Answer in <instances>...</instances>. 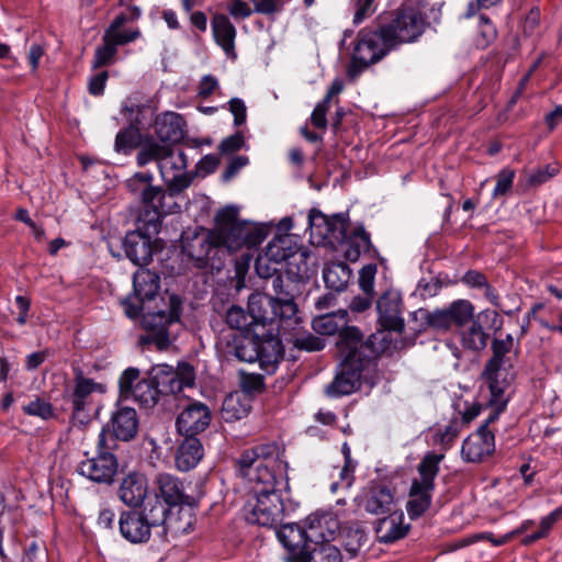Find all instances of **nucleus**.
<instances>
[{
	"instance_id": "nucleus-52",
	"label": "nucleus",
	"mask_w": 562,
	"mask_h": 562,
	"mask_svg": "<svg viewBox=\"0 0 562 562\" xmlns=\"http://www.w3.org/2000/svg\"><path fill=\"white\" fill-rule=\"evenodd\" d=\"M139 143V132L137 128L130 126L120 131L115 137V149L117 151L128 153Z\"/></svg>"
},
{
	"instance_id": "nucleus-33",
	"label": "nucleus",
	"mask_w": 562,
	"mask_h": 562,
	"mask_svg": "<svg viewBox=\"0 0 562 562\" xmlns=\"http://www.w3.org/2000/svg\"><path fill=\"white\" fill-rule=\"evenodd\" d=\"M268 258L272 259L273 262L281 263L282 261L293 260L296 261L299 258L303 260L306 257L305 251H297L295 245H293L292 238L289 235H280L272 238L265 250Z\"/></svg>"
},
{
	"instance_id": "nucleus-57",
	"label": "nucleus",
	"mask_w": 562,
	"mask_h": 562,
	"mask_svg": "<svg viewBox=\"0 0 562 562\" xmlns=\"http://www.w3.org/2000/svg\"><path fill=\"white\" fill-rule=\"evenodd\" d=\"M441 289V282L438 278H422L415 290V294L423 300L434 297L438 294Z\"/></svg>"
},
{
	"instance_id": "nucleus-54",
	"label": "nucleus",
	"mask_w": 562,
	"mask_h": 562,
	"mask_svg": "<svg viewBox=\"0 0 562 562\" xmlns=\"http://www.w3.org/2000/svg\"><path fill=\"white\" fill-rule=\"evenodd\" d=\"M153 178L150 172H137L126 181V187L142 200L147 189L151 187Z\"/></svg>"
},
{
	"instance_id": "nucleus-30",
	"label": "nucleus",
	"mask_w": 562,
	"mask_h": 562,
	"mask_svg": "<svg viewBox=\"0 0 562 562\" xmlns=\"http://www.w3.org/2000/svg\"><path fill=\"white\" fill-rule=\"evenodd\" d=\"M348 312L346 310H338L337 312L326 313L318 315L312 322L313 329L319 335H335L339 334L337 342L341 338V333L348 328H356L348 326Z\"/></svg>"
},
{
	"instance_id": "nucleus-51",
	"label": "nucleus",
	"mask_w": 562,
	"mask_h": 562,
	"mask_svg": "<svg viewBox=\"0 0 562 562\" xmlns=\"http://www.w3.org/2000/svg\"><path fill=\"white\" fill-rule=\"evenodd\" d=\"M22 411L29 416H36L44 420L55 416L53 405L41 397H35L27 404L23 405Z\"/></svg>"
},
{
	"instance_id": "nucleus-62",
	"label": "nucleus",
	"mask_w": 562,
	"mask_h": 562,
	"mask_svg": "<svg viewBox=\"0 0 562 562\" xmlns=\"http://www.w3.org/2000/svg\"><path fill=\"white\" fill-rule=\"evenodd\" d=\"M375 273L376 267L373 265L364 266L359 272V285L367 294L373 291Z\"/></svg>"
},
{
	"instance_id": "nucleus-39",
	"label": "nucleus",
	"mask_w": 562,
	"mask_h": 562,
	"mask_svg": "<svg viewBox=\"0 0 562 562\" xmlns=\"http://www.w3.org/2000/svg\"><path fill=\"white\" fill-rule=\"evenodd\" d=\"M413 317L419 322L420 331L430 329L437 333H447L450 330L443 308H418L413 313Z\"/></svg>"
},
{
	"instance_id": "nucleus-60",
	"label": "nucleus",
	"mask_w": 562,
	"mask_h": 562,
	"mask_svg": "<svg viewBox=\"0 0 562 562\" xmlns=\"http://www.w3.org/2000/svg\"><path fill=\"white\" fill-rule=\"evenodd\" d=\"M245 146V138L241 132H237L224 138L218 145V151L222 155H232Z\"/></svg>"
},
{
	"instance_id": "nucleus-15",
	"label": "nucleus",
	"mask_w": 562,
	"mask_h": 562,
	"mask_svg": "<svg viewBox=\"0 0 562 562\" xmlns=\"http://www.w3.org/2000/svg\"><path fill=\"white\" fill-rule=\"evenodd\" d=\"M161 394H178L186 387H192L195 382V371L188 362H179L176 370L167 364L159 366L156 371Z\"/></svg>"
},
{
	"instance_id": "nucleus-25",
	"label": "nucleus",
	"mask_w": 562,
	"mask_h": 562,
	"mask_svg": "<svg viewBox=\"0 0 562 562\" xmlns=\"http://www.w3.org/2000/svg\"><path fill=\"white\" fill-rule=\"evenodd\" d=\"M484 375L491 393L490 403H499L501 408L507 405L506 391L512 384L513 375L506 367H485Z\"/></svg>"
},
{
	"instance_id": "nucleus-36",
	"label": "nucleus",
	"mask_w": 562,
	"mask_h": 562,
	"mask_svg": "<svg viewBox=\"0 0 562 562\" xmlns=\"http://www.w3.org/2000/svg\"><path fill=\"white\" fill-rule=\"evenodd\" d=\"M273 296L256 293L248 299V315L252 325L272 322Z\"/></svg>"
},
{
	"instance_id": "nucleus-35",
	"label": "nucleus",
	"mask_w": 562,
	"mask_h": 562,
	"mask_svg": "<svg viewBox=\"0 0 562 562\" xmlns=\"http://www.w3.org/2000/svg\"><path fill=\"white\" fill-rule=\"evenodd\" d=\"M432 491L434 488H428L425 484L416 481L412 482L409 501L406 507L412 519L420 517L430 507Z\"/></svg>"
},
{
	"instance_id": "nucleus-44",
	"label": "nucleus",
	"mask_w": 562,
	"mask_h": 562,
	"mask_svg": "<svg viewBox=\"0 0 562 562\" xmlns=\"http://www.w3.org/2000/svg\"><path fill=\"white\" fill-rule=\"evenodd\" d=\"M167 214L168 213L143 206L137 218L135 231L156 236L160 229L161 218Z\"/></svg>"
},
{
	"instance_id": "nucleus-50",
	"label": "nucleus",
	"mask_w": 562,
	"mask_h": 562,
	"mask_svg": "<svg viewBox=\"0 0 562 562\" xmlns=\"http://www.w3.org/2000/svg\"><path fill=\"white\" fill-rule=\"evenodd\" d=\"M296 312V304L290 294H285L284 297H273L272 322L277 318L290 319Z\"/></svg>"
},
{
	"instance_id": "nucleus-63",
	"label": "nucleus",
	"mask_w": 562,
	"mask_h": 562,
	"mask_svg": "<svg viewBox=\"0 0 562 562\" xmlns=\"http://www.w3.org/2000/svg\"><path fill=\"white\" fill-rule=\"evenodd\" d=\"M375 0H359L353 15V24L359 25L375 12Z\"/></svg>"
},
{
	"instance_id": "nucleus-18",
	"label": "nucleus",
	"mask_w": 562,
	"mask_h": 562,
	"mask_svg": "<svg viewBox=\"0 0 562 562\" xmlns=\"http://www.w3.org/2000/svg\"><path fill=\"white\" fill-rule=\"evenodd\" d=\"M495 450L494 434L482 425L475 432L464 439L461 456L467 462H481Z\"/></svg>"
},
{
	"instance_id": "nucleus-38",
	"label": "nucleus",
	"mask_w": 562,
	"mask_h": 562,
	"mask_svg": "<svg viewBox=\"0 0 562 562\" xmlns=\"http://www.w3.org/2000/svg\"><path fill=\"white\" fill-rule=\"evenodd\" d=\"M227 353L233 355L239 361L255 362L258 358V337L249 338L240 334H233L232 345H227Z\"/></svg>"
},
{
	"instance_id": "nucleus-23",
	"label": "nucleus",
	"mask_w": 562,
	"mask_h": 562,
	"mask_svg": "<svg viewBox=\"0 0 562 562\" xmlns=\"http://www.w3.org/2000/svg\"><path fill=\"white\" fill-rule=\"evenodd\" d=\"M111 428V434L106 431L108 439L113 438L115 443L117 439L123 441L133 439L138 430V416L136 411L132 407L117 408L112 414Z\"/></svg>"
},
{
	"instance_id": "nucleus-42",
	"label": "nucleus",
	"mask_w": 562,
	"mask_h": 562,
	"mask_svg": "<svg viewBox=\"0 0 562 562\" xmlns=\"http://www.w3.org/2000/svg\"><path fill=\"white\" fill-rule=\"evenodd\" d=\"M443 459L442 453H427L418 464L419 479L414 481L425 484L428 488H435V479L439 472V464Z\"/></svg>"
},
{
	"instance_id": "nucleus-13",
	"label": "nucleus",
	"mask_w": 562,
	"mask_h": 562,
	"mask_svg": "<svg viewBox=\"0 0 562 562\" xmlns=\"http://www.w3.org/2000/svg\"><path fill=\"white\" fill-rule=\"evenodd\" d=\"M181 248L182 252L194 260L198 267H204L210 254L218 248L214 229L188 228L181 235Z\"/></svg>"
},
{
	"instance_id": "nucleus-17",
	"label": "nucleus",
	"mask_w": 562,
	"mask_h": 562,
	"mask_svg": "<svg viewBox=\"0 0 562 562\" xmlns=\"http://www.w3.org/2000/svg\"><path fill=\"white\" fill-rule=\"evenodd\" d=\"M379 323L390 331L402 333L405 327L402 316V295L395 290L384 292L378 300Z\"/></svg>"
},
{
	"instance_id": "nucleus-7",
	"label": "nucleus",
	"mask_w": 562,
	"mask_h": 562,
	"mask_svg": "<svg viewBox=\"0 0 562 562\" xmlns=\"http://www.w3.org/2000/svg\"><path fill=\"white\" fill-rule=\"evenodd\" d=\"M97 448L98 454L80 461L77 472L92 482L111 484L117 473L119 463L116 457L111 452L116 448V443L113 438L108 439L105 428L99 434Z\"/></svg>"
},
{
	"instance_id": "nucleus-56",
	"label": "nucleus",
	"mask_w": 562,
	"mask_h": 562,
	"mask_svg": "<svg viewBox=\"0 0 562 562\" xmlns=\"http://www.w3.org/2000/svg\"><path fill=\"white\" fill-rule=\"evenodd\" d=\"M247 413L245 406L239 403L237 396L229 395L225 397L222 404L223 418L227 422L243 418Z\"/></svg>"
},
{
	"instance_id": "nucleus-46",
	"label": "nucleus",
	"mask_w": 562,
	"mask_h": 562,
	"mask_svg": "<svg viewBox=\"0 0 562 562\" xmlns=\"http://www.w3.org/2000/svg\"><path fill=\"white\" fill-rule=\"evenodd\" d=\"M109 36L103 35L102 44L95 48L91 63L92 69H98L112 65L115 61L117 48L108 40Z\"/></svg>"
},
{
	"instance_id": "nucleus-47",
	"label": "nucleus",
	"mask_w": 562,
	"mask_h": 562,
	"mask_svg": "<svg viewBox=\"0 0 562 562\" xmlns=\"http://www.w3.org/2000/svg\"><path fill=\"white\" fill-rule=\"evenodd\" d=\"M167 145L159 144L156 140H147L140 145L136 160L137 165L143 167L150 161L160 164V157H162Z\"/></svg>"
},
{
	"instance_id": "nucleus-2",
	"label": "nucleus",
	"mask_w": 562,
	"mask_h": 562,
	"mask_svg": "<svg viewBox=\"0 0 562 562\" xmlns=\"http://www.w3.org/2000/svg\"><path fill=\"white\" fill-rule=\"evenodd\" d=\"M386 340L376 334L362 340V334L358 328H348L341 333V338L336 342L341 363L334 380L326 386L329 397H341L353 393L363 380L372 381L376 368V359L385 349Z\"/></svg>"
},
{
	"instance_id": "nucleus-29",
	"label": "nucleus",
	"mask_w": 562,
	"mask_h": 562,
	"mask_svg": "<svg viewBox=\"0 0 562 562\" xmlns=\"http://www.w3.org/2000/svg\"><path fill=\"white\" fill-rule=\"evenodd\" d=\"M147 495V480L138 473L127 474L120 484V499L127 506H138Z\"/></svg>"
},
{
	"instance_id": "nucleus-40",
	"label": "nucleus",
	"mask_w": 562,
	"mask_h": 562,
	"mask_svg": "<svg viewBox=\"0 0 562 562\" xmlns=\"http://www.w3.org/2000/svg\"><path fill=\"white\" fill-rule=\"evenodd\" d=\"M326 286L336 292L344 291L351 278V270L344 262L328 265L323 271Z\"/></svg>"
},
{
	"instance_id": "nucleus-37",
	"label": "nucleus",
	"mask_w": 562,
	"mask_h": 562,
	"mask_svg": "<svg viewBox=\"0 0 562 562\" xmlns=\"http://www.w3.org/2000/svg\"><path fill=\"white\" fill-rule=\"evenodd\" d=\"M447 323L452 328H463L474 317V306L468 300H456L447 307H443Z\"/></svg>"
},
{
	"instance_id": "nucleus-41",
	"label": "nucleus",
	"mask_w": 562,
	"mask_h": 562,
	"mask_svg": "<svg viewBox=\"0 0 562 562\" xmlns=\"http://www.w3.org/2000/svg\"><path fill=\"white\" fill-rule=\"evenodd\" d=\"M468 327H463L460 331L462 346L471 351H480L487 345L488 334L485 333L482 325L472 318Z\"/></svg>"
},
{
	"instance_id": "nucleus-8",
	"label": "nucleus",
	"mask_w": 562,
	"mask_h": 562,
	"mask_svg": "<svg viewBox=\"0 0 562 562\" xmlns=\"http://www.w3.org/2000/svg\"><path fill=\"white\" fill-rule=\"evenodd\" d=\"M139 370L133 367L122 372L119 379L120 396L124 400L134 398L144 407H153L161 395L158 375L139 380Z\"/></svg>"
},
{
	"instance_id": "nucleus-24",
	"label": "nucleus",
	"mask_w": 562,
	"mask_h": 562,
	"mask_svg": "<svg viewBox=\"0 0 562 562\" xmlns=\"http://www.w3.org/2000/svg\"><path fill=\"white\" fill-rule=\"evenodd\" d=\"M119 528L122 537L131 543H144L150 539L151 530L137 510H125L120 515Z\"/></svg>"
},
{
	"instance_id": "nucleus-21",
	"label": "nucleus",
	"mask_w": 562,
	"mask_h": 562,
	"mask_svg": "<svg viewBox=\"0 0 562 562\" xmlns=\"http://www.w3.org/2000/svg\"><path fill=\"white\" fill-rule=\"evenodd\" d=\"M155 482L159 496L167 506L188 505L193 507L196 505V499L186 493L182 481L177 476L169 473H159Z\"/></svg>"
},
{
	"instance_id": "nucleus-6",
	"label": "nucleus",
	"mask_w": 562,
	"mask_h": 562,
	"mask_svg": "<svg viewBox=\"0 0 562 562\" xmlns=\"http://www.w3.org/2000/svg\"><path fill=\"white\" fill-rule=\"evenodd\" d=\"M392 50L394 47L379 22L375 27L362 29L357 35L349 74L357 76L370 65L383 59Z\"/></svg>"
},
{
	"instance_id": "nucleus-28",
	"label": "nucleus",
	"mask_w": 562,
	"mask_h": 562,
	"mask_svg": "<svg viewBox=\"0 0 562 562\" xmlns=\"http://www.w3.org/2000/svg\"><path fill=\"white\" fill-rule=\"evenodd\" d=\"M203 457V447L199 438L184 436L178 446L175 463L178 470L186 472L198 465Z\"/></svg>"
},
{
	"instance_id": "nucleus-34",
	"label": "nucleus",
	"mask_w": 562,
	"mask_h": 562,
	"mask_svg": "<svg viewBox=\"0 0 562 562\" xmlns=\"http://www.w3.org/2000/svg\"><path fill=\"white\" fill-rule=\"evenodd\" d=\"M176 196L169 194L168 188L164 190L161 187L151 186L140 202L144 207L172 214L180 211V205L175 201Z\"/></svg>"
},
{
	"instance_id": "nucleus-48",
	"label": "nucleus",
	"mask_w": 562,
	"mask_h": 562,
	"mask_svg": "<svg viewBox=\"0 0 562 562\" xmlns=\"http://www.w3.org/2000/svg\"><path fill=\"white\" fill-rule=\"evenodd\" d=\"M514 347V338L510 334L504 339H494L492 342L493 357L485 367H505V358Z\"/></svg>"
},
{
	"instance_id": "nucleus-61",
	"label": "nucleus",
	"mask_w": 562,
	"mask_h": 562,
	"mask_svg": "<svg viewBox=\"0 0 562 562\" xmlns=\"http://www.w3.org/2000/svg\"><path fill=\"white\" fill-rule=\"evenodd\" d=\"M557 173H558V168L555 166L547 165V166L533 171L528 178V183L533 187L540 186V184L547 182L548 180H550Z\"/></svg>"
},
{
	"instance_id": "nucleus-3",
	"label": "nucleus",
	"mask_w": 562,
	"mask_h": 562,
	"mask_svg": "<svg viewBox=\"0 0 562 562\" xmlns=\"http://www.w3.org/2000/svg\"><path fill=\"white\" fill-rule=\"evenodd\" d=\"M240 474L252 492L278 491L288 486V463L280 458L276 443L257 446L243 452L238 459Z\"/></svg>"
},
{
	"instance_id": "nucleus-43",
	"label": "nucleus",
	"mask_w": 562,
	"mask_h": 562,
	"mask_svg": "<svg viewBox=\"0 0 562 562\" xmlns=\"http://www.w3.org/2000/svg\"><path fill=\"white\" fill-rule=\"evenodd\" d=\"M370 246V235L362 226L358 227L346 241L345 256L350 261H357L362 252L369 250Z\"/></svg>"
},
{
	"instance_id": "nucleus-5",
	"label": "nucleus",
	"mask_w": 562,
	"mask_h": 562,
	"mask_svg": "<svg viewBox=\"0 0 562 562\" xmlns=\"http://www.w3.org/2000/svg\"><path fill=\"white\" fill-rule=\"evenodd\" d=\"M378 22L394 49L403 44L416 42L426 29L423 14L414 8H400L379 16Z\"/></svg>"
},
{
	"instance_id": "nucleus-53",
	"label": "nucleus",
	"mask_w": 562,
	"mask_h": 562,
	"mask_svg": "<svg viewBox=\"0 0 562 562\" xmlns=\"http://www.w3.org/2000/svg\"><path fill=\"white\" fill-rule=\"evenodd\" d=\"M225 319L231 328L237 330H248L252 326L248 312L236 305L227 310Z\"/></svg>"
},
{
	"instance_id": "nucleus-1",
	"label": "nucleus",
	"mask_w": 562,
	"mask_h": 562,
	"mask_svg": "<svg viewBox=\"0 0 562 562\" xmlns=\"http://www.w3.org/2000/svg\"><path fill=\"white\" fill-rule=\"evenodd\" d=\"M133 288L138 303L124 302L125 314L135 318L143 312L142 327L146 334L138 337V345H155L158 350L167 349L170 344L169 328L180 322V301L171 295L167 310H151L146 303L156 300L160 289V277L156 272L139 268L133 276Z\"/></svg>"
},
{
	"instance_id": "nucleus-32",
	"label": "nucleus",
	"mask_w": 562,
	"mask_h": 562,
	"mask_svg": "<svg viewBox=\"0 0 562 562\" xmlns=\"http://www.w3.org/2000/svg\"><path fill=\"white\" fill-rule=\"evenodd\" d=\"M258 358L256 361L262 371L268 374L277 370L278 363L283 358V348L281 340L278 337H270L268 339L258 338Z\"/></svg>"
},
{
	"instance_id": "nucleus-9",
	"label": "nucleus",
	"mask_w": 562,
	"mask_h": 562,
	"mask_svg": "<svg viewBox=\"0 0 562 562\" xmlns=\"http://www.w3.org/2000/svg\"><path fill=\"white\" fill-rule=\"evenodd\" d=\"M360 510L373 516H384L397 509L396 491L391 484L372 480L355 497Z\"/></svg>"
},
{
	"instance_id": "nucleus-55",
	"label": "nucleus",
	"mask_w": 562,
	"mask_h": 562,
	"mask_svg": "<svg viewBox=\"0 0 562 562\" xmlns=\"http://www.w3.org/2000/svg\"><path fill=\"white\" fill-rule=\"evenodd\" d=\"M495 179L496 184L492 196L493 199H498L510 191L515 179V171L509 168H504L496 175Z\"/></svg>"
},
{
	"instance_id": "nucleus-26",
	"label": "nucleus",
	"mask_w": 562,
	"mask_h": 562,
	"mask_svg": "<svg viewBox=\"0 0 562 562\" xmlns=\"http://www.w3.org/2000/svg\"><path fill=\"white\" fill-rule=\"evenodd\" d=\"M214 40L222 47L228 58H236L235 38L236 27L229 19L222 13H215L211 21Z\"/></svg>"
},
{
	"instance_id": "nucleus-19",
	"label": "nucleus",
	"mask_w": 562,
	"mask_h": 562,
	"mask_svg": "<svg viewBox=\"0 0 562 562\" xmlns=\"http://www.w3.org/2000/svg\"><path fill=\"white\" fill-rule=\"evenodd\" d=\"M308 226L324 239H346L348 223L344 214H335L330 217L321 211L311 210L308 214Z\"/></svg>"
},
{
	"instance_id": "nucleus-22",
	"label": "nucleus",
	"mask_w": 562,
	"mask_h": 562,
	"mask_svg": "<svg viewBox=\"0 0 562 562\" xmlns=\"http://www.w3.org/2000/svg\"><path fill=\"white\" fill-rule=\"evenodd\" d=\"M153 237L138 231L126 234L123 246L126 257L139 268L146 267L153 259Z\"/></svg>"
},
{
	"instance_id": "nucleus-64",
	"label": "nucleus",
	"mask_w": 562,
	"mask_h": 562,
	"mask_svg": "<svg viewBox=\"0 0 562 562\" xmlns=\"http://www.w3.org/2000/svg\"><path fill=\"white\" fill-rule=\"evenodd\" d=\"M227 11L235 20H239L249 18L252 12H255V8L252 9L247 2L243 0H233L227 5Z\"/></svg>"
},
{
	"instance_id": "nucleus-45",
	"label": "nucleus",
	"mask_w": 562,
	"mask_h": 562,
	"mask_svg": "<svg viewBox=\"0 0 562 562\" xmlns=\"http://www.w3.org/2000/svg\"><path fill=\"white\" fill-rule=\"evenodd\" d=\"M139 513L151 530L153 528L161 527L166 522L169 508L166 504L156 498L153 502H148L143 512Z\"/></svg>"
},
{
	"instance_id": "nucleus-12",
	"label": "nucleus",
	"mask_w": 562,
	"mask_h": 562,
	"mask_svg": "<svg viewBox=\"0 0 562 562\" xmlns=\"http://www.w3.org/2000/svg\"><path fill=\"white\" fill-rule=\"evenodd\" d=\"M170 195H178L192 183L193 177L187 172L188 158L184 151L167 145L158 166Z\"/></svg>"
},
{
	"instance_id": "nucleus-49",
	"label": "nucleus",
	"mask_w": 562,
	"mask_h": 562,
	"mask_svg": "<svg viewBox=\"0 0 562 562\" xmlns=\"http://www.w3.org/2000/svg\"><path fill=\"white\" fill-rule=\"evenodd\" d=\"M305 562H342V555L336 546L325 543L319 547H313Z\"/></svg>"
},
{
	"instance_id": "nucleus-4",
	"label": "nucleus",
	"mask_w": 562,
	"mask_h": 562,
	"mask_svg": "<svg viewBox=\"0 0 562 562\" xmlns=\"http://www.w3.org/2000/svg\"><path fill=\"white\" fill-rule=\"evenodd\" d=\"M215 221L214 237L217 246L229 252L256 248L270 231L266 225L239 220L238 210L233 206L222 209Z\"/></svg>"
},
{
	"instance_id": "nucleus-58",
	"label": "nucleus",
	"mask_w": 562,
	"mask_h": 562,
	"mask_svg": "<svg viewBox=\"0 0 562 562\" xmlns=\"http://www.w3.org/2000/svg\"><path fill=\"white\" fill-rule=\"evenodd\" d=\"M279 262H273L272 259L268 258V256L263 252L260 254L255 263V268L257 271V274L262 279H271L276 274H278V266Z\"/></svg>"
},
{
	"instance_id": "nucleus-31",
	"label": "nucleus",
	"mask_w": 562,
	"mask_h": 562,
	"mask_svg": "<svg viewBox=\"0 0 562 562\" xmlns=\"http://www.w3.org/2000/svg\"><path fill=\"white\" fill-rule=\"evenodd\" d=\"M155 132L162 142H179L184 136V121L178 113H164L155 121Z\"/></svg>"
},
{
	"instance_id": "nucleus-11",
	"label": "nucleus",
	"mask_w": 562,
	"mask_h": 562,
	"mask_svg": "<svg viewBox=\"0 0 562 562\" xmlns=\"http://www.w3.org/2000/svg\"><path fill=\"white\" fill-rule=\"evenodd\" d=\"M245 505L246 519L262 527H276L283 517V503L278 491L252 492Z\"/></svg>"
},
{
	"instance_id": "nucleus-16",
	"label": "nucleus",
	"mask_w": 562,
	"mask_h": 562,
	"mask_svg": "<svg viewBox=\"0 0 562 562\" xmlns=\"http://www.w3.org/2000/svg\"><path fill=\"white\" fill-rule=\"evenodd\" d=\"M277 535L279 541L288 550L290 561L305 562L313 547L308 541L303 524L282 525Z\"/></svg>"
},
{
	"instance_id": "nucleus-59",
	"label": "nucleus",
	"mask_w": 562,
	"mask_h": 562,
	"mask_svg": "<svg viewBox=\"0 0 562 562\" xmlns=\"http://www.w3.org/2000/svg\"><path fill=\"white\" fill-rule=\"evenodd\" d=\"M458 434V425L456 423H450L446 425L442 429L438 428L436 430L434 436L435 443H438L442 446L445 449H447L457 438Z\"/></svg>"
},
{
	"instance_id": "nucleus-27",
	"label": "nucleus",
	"mask_w": 562,
	"mask_h": 562,
	"mask_svg": "<svg viewBox=\"0 0 562 562\" xmlns=\"http://www.w3.org/2000/svg\"><path fill=\"white\" fill-rule=\"evenodd\" d=\"M404 514L395 509L391 514H385L379 520L375 531L378 538L383 543H392L404 538L408 531V526L404 525Z\"/></svg>"
},
{
	"instance_id": "nucleus-10",
	"label": "nucleus",
	"mask_w": 562,
	"mask_h": 562,
	"mask_svg": "<svg viewBox=\"0 0 562 562\" xmlns=\"http://www.w3.org/2000/svg\"><path fill=\"white\" fill-rule=\"evenodd\" d=\"M105 392L106 386L103 383L95 382L93 379L87 378L81 370H77L72 385L66 387L64 397L71 404L72 417L83 423L93 408L94 394Z\"/></svg>"
},
{
	"instance_id": "nucleus-20",
	"label": "nucleus",
	"mask_w": 562,
	"mask_h": 562,
	"mask_svg": "<svg viewBox=\"0 0 562 562\" xmlns=\"http://www.w3.org/2000/svg\"><path fill=\"white\" fill-rule=\"evenodd\" d=\"M303 525L312 547L330 543L339 528L338 520L331 514H313L303 521Z\"/></svg>"
},
{
	"instance_id": "nucleus-14",
	"label": "nucleus",
	"mask_w": 562,
	"mask_h": 562,
	"mask_svg": "<svg viewBox=\"0 0 562 562\" xmlns=\"http://www.w3.org/2000/svg\"><path fill=\"white\" fill-rule=\"evenodd\" d=\"M212 413L209 406L199 401L188 403L179 413L176 426L182 436H194L203 432L211 423Z\"/></svg>"
}]
</instances>
